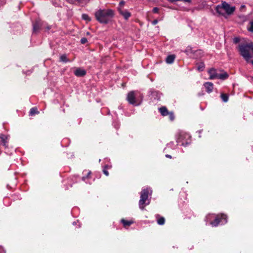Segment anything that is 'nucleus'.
Here are the masks:
<instances>
[{
    "mask_svg": "<svg viewBox=\"0 0 253 253\" xmlns=\"http://www.w3.org/2000/svg\"><path fill=\"white\" fill-rule=\"evenodd\" d=\"M94 16L98 22L107 24L114 17V12L111 9H100L95 12Z\"/></svg>",
    "mask_w": 253,
    "mask_h": 253,
    "instance_id": "nucleus-1",
    "label": "nucleus"
},
{
    "mask_svg": "<svg viewBox=\"0 0 253 253\" xmlns=\"http://www.w3.org/2000/svg\"><path fill=\"white\" fill-rule=\"evenodd\" d=\"M238 50L241 55L247 62H249L252 57L251 52L253 53V43L252 42L241 43L238 45Z\"/></svg>",
    "mask_w": 253,
    "mask_h": 253,
    "instance_id": "nucleus-2",
    "label": "nucleus"
},
{
    "mask_svg": "<svg viewBox=\"0 0 253 253\" xmlns=\"http://www.w3.org/2000/svg\"><path fill=\"white\" fill-rule=\"evenodd\" d=\"M216 10L218 13L221 15H223V11H225L228 15H231L235 11V7L231 6L228 3L223 2L221 5H218L216 6Z\"/></svg>",
    "mask_w": 253,
    "mask_h": 253,
    "instance_id": "nucleus-3",
    "label": "nucleus"
},
{
    "mask_svg": "<svg viewBox=\"0 0 253 253\" xmlns=\"http://www.w3.org/2000/svg\"><path fill=\"white\" fill-rule=\"evenodd\" d=\"M227 222V215L224 213H219L216 215L214 220L210 222L212 227H217L220 224H224Z\"/></svg>",
    "mask_w": 253,
    "mask_h": 253,
    "instance_id": "nucleus-4",
    "label": "nucleus"
},
{
    "mask_svg": "<svg viewBox=\"0 0 253 253\" xmlns=\"http://www.w3.org/2000/svg\"><path fill=\"white\" fill-rule=\"evenodd\" d=\"M149 197V190L147 188L143 189L141 192L140 199L139 201V208L143 210L146 205L149 204V202L146 203Z\"/></svg>",
    "mask_w": 253,
    "mask_h": 253,
    "instance_id": "nucleus-5",
    "label": "nucleus"
},
{
    "mask_svg": "<svg viewBox=\"0 0 253 253\" xmlns=\"http://www.w3.org/2000/svg\"><path fill=\"white\" fill-rule=\"evenodd\" d=\"M190 135L184 132H180L176 139L178 144L182 146H186L190 143Z\"/></svg>",
    "mask_w": 253,
    "mask_h": 253,
    "instance_id": "nucleus-6",
    "label": "nucleus"
},
{
    "mask_svg": "<svg viewBox=\"0 0 253 253\" xmlns=\"http://www.w3.org/2000/svg\"><path fill=\"white\" fill-rule=\"evenodd\" d=\"M44 22L40 19H37L33 23V33L37 34L40 30L43 27Z\"/></svg>",
    "mask_w": 253,
    "mask_h": 253,
    "instance_id": "nucleus-7",
    "label": "nucleus"
},
{
    "mask_svg": "<svg viewBox=\"0 0 253 253\" xmlns=\"http://www.w3.org/2000/svg\"><path fill=\"white\" fill-rule=\"evenodd\" d=\"M126 100L130 104L138 105L136 101V95L134 91H130L127 93Z\"/></svg>",
    "mask_w": 253,
    "mask_h": 253,
    "instance_id": "nucleus-8",
    "label": "nucleus"
},
{
    "mask_svg": "<svg viewBox=\"0 0 253 253\" xmlns=\"http://www.w3.org/2000/svg\"><path fill=\"white\" fill-rule=\"evenodd\" d=\"M8 136L0 134V145L7 147L8 146Z\"/></svg>",
    "mask_w": 253,
    "mask_h": 253,
    "instance_id": "nucleus-9",
    "label": "nucleus"
},
{
    "mask_svg": "<svg viewBox=\"0 0 253 253\" xmlns=\"http://www.w3.org/2000/svg\"><path fill=\"white\" fill-rule=\"evenodd\" d=\"M75 76L78 77H84L86 72L85 70L82 69L80 68H77L74 72Z\"/></svg>",
    "mask_w": 253,
    "mask_h": 253,
    "instance_id": "nucleus-10",
    "label": "nucleus"
},
{
    "mask_svg": "<svg viewBox=\"0 0 253 253\" xmlns=\"http://www.w3.org/2000/svg\"><path fill=\"white\" fill-rule=\"evenodd\" d=\"M119 13L122 15L126 20H127L131 15L130 12H128L126 10H122L118 9Z\"/></svg>",
    "mask_w": 253,
    "mask_h": 253,
    "instance_id": "nucleus-11",
    "label": "nucleus"
},
{
    "mask_svg": "<svg viewBox=\"0 0 253 253\" xmlns=\"http://www.w3.org/2000/svg\"><path fill=\"white\" fill-rule=\"evenodd\" d=\"M206 91L208 93H211L213 89V84L211 82H206L204 84Z\"/></svg>",
    "mask_w": 253,
    "mask_h": 253,
    "instance_id": "nucleus-12",
    "label": "nucleus"
},
{
    "mask_svg": "<svg viewBox=\"0 0 253 253\" xmlns=\"http://www.w3.org/2000/svg\"><path fill=\"white\" fill-rule=\"evenodd\" d=\"M208 73L210 75V79L213 80L217 78L218 73L216 72V70L214 68L210 69Z\"/></svg>",
    "mask_w": 253,
    "mask_h": 253,
    "instance_id": "nucleus-13",
    "label": "nucleus"
},
{
    "mask_svg": "<svg viewBox=\"0 0 253 253\" xmlns=\"http://www.w3.org/2000/svg\"><path fill=\"white\" fill-rule=\"evenodd\" d=\"M159 112L161 114V115L163 116H168L169 114V112L168 109L165 106H163L159 109Z\"/></svg>",
    "mask_w": 253,
    "mask_h": 253,
    "instance_id": "nucleus-14",
    "label": "nucleus"
},
{
    "mask_svg": "<svg viewBox=\"0 0 253 253\" xmlns=\"http://www.w3.org/2000/svg\"><path fill=\"white\" fill-rule=\"evenodd\" d=\"M157 219V223L159 225H163L165 223V218L164 217L161 216L159 214L156 215Z\"/></svg>",
    "mask_w": 253,
    "mask_h": 253,
    "instance_id": "nucleus-15",
    "label": "nucleus"
},
{
    "mask_svg": "<svg viewBox=\"0 0 253 253\" xmlns=\"http://www.w3.org/2000/svg\"><path fill=\"white\" fill-rule=\"evenodd\" d=\"M175 58V55L174 54L169 55L167 56L166 61L168 64H171L174 62Z\"/></svg>",
    "mask_w": 253,
    "mask_h": 253,
    "instance_id": "nucleus-16",
    "label": "nucleus"
},
{
    "mask_svg": "<svg viewBox=\"0 0 253 253\" xmlns=\"http://www.w3.org/2000/svg\"><path fill=\"white\" fill-rule=\"evenodd\" d=\"M229 77V75L227 72H224L222 74H218L217 78L218 79L224 80L227 79Z\"/></svg>",
    "mask_w": 253,
    "mask_h": 253,
    "instance_id": "nucleus-17",
    "label": "nucleus"
},
{
    "mask_svg": "<svg viewBox=\"0 0 253 253\" xmlns=\"http://www.w3.org/2000/svg\"><path fill=\"white\" fill-rule=\"evenodd\" d=\"M121 222L123 224V226L125 228H127L130 226L133 223V222L132 221H128L125 220L124 219H122L121 220Z\"/></svg>",
    "mask_w": 253,
    "mask_h": 253,
    "instance_id": "nucleus-18",
    "label": "nucleus"
},
{
    "mask_svg": "<svg viewBox=\"0 0 253 253\" xmlns=\"http://www.w3.org/2000/svg\"><path fill=\"white\" fill-rule=\"evenodd\" d=\"M196 67L198 71H202L205 69V65L204 63L202 62L200 63H197L196 64Z\"/></svg>",
    "mask_w": 253,
    "mask_h": 253,
    "instance_id": "nucleus-19",
    "label": "nucleus"
},
{
    "mask_svg": "<svg viewBox=\"0 0 253 253\" xmlns=\"http://www.w3.org/2000/svg\"><path fill=\"white\" fill-rule=\"evenodd\" d=\"M29 113L30 115L33 116H35L36 114H38L39 113V112L38 111L37 107H33L30 109Z\"/></svg>",
    "mask_w": 253,
    "mask_h": 253,
    "instance_id": "nucleus-20",
    "label": "nucleus"
},
{
    "mask_svg": "<svg viewBox=\"0 0 253 253\" xmlns=\"http://www.w3.org/2000/svg\"><path fill=\"white\" fill-rule=\"evenodd\" d=\"M60 61L64 62V63H67V62H70V61L67 58L66 54H63V55H61L60 57Z\"/></svg>",
    "mask_w": 253,
    "mask_h": 253,
    "instance_id": "nucleus-21",
    "label": "nucleus"
},
{
    "mask_svg": "<svg viewBox=\"0 0 253 253\" xmlns=\"http://www.w3.org/2000/svg\"><path fill=\"white\" fill-rule=\"evenodd\" d=\"M221 98L222 100H223V101H224V102H226L228 100L229 96H228V94H227L221 93Z\"/></svg>",
    "mask_w": 253,
    "mask_h": 253,
    "instance_id": "nucleus-22",
    "label": "nucleus"
},
{
    "mask_svg": "<svg viewBox=\"0 0 253 253\" xmlns=\"http://www.w3.org/2000/svg\"><path fill=\"white\" fill-rule=\"evenodd\" d=\"M111 167L109 166L108 165H105L104 166V168L103 169V173L106 175V176H108L109 173V172L108 171L107 169H110Z\"/></svg>",
    "mask_w": 253,
    "mask_h": 253,
    "instance_id": "nucleus-23",
    "label": "nucleus"
},
{
    "mask_svg": "<svg viewBox=\"0 0 253 253\" xmlns=\"http://www.w3.org/2000/svg\"><path fill=\"white\" fill-rule=\"evenodd\" d=\"M168 116H169V119L172 121L174 120V114L172 112H169V114L168 115Z\"/></svg>",
    "mask_w": 253,
    "mask_h": 253,
    "instance_id": "nucleus-24",
    "label": "nucleus"
},
{
    "mask_svg": "<svg viewBox=\"0 0 253 253\" xmlns=\"http://www.w3.org/2000/svg\"><path fill=\"white\" fill-rule=\"evenodd\" d=\"M169 1L170 2H174L178 1H181L185 2H188V3H190L191 1V0H169Z\"/></svg>",
    "mask_w": 253,
    "mask_h": 253,
    "instance_id": "nucleus-25",
    "label": "nucleus"
},
{
    "mask_svg": "<svg viewBox=\"0 0 253 253\" xmlns=\"http://www.w3.org/2000/svg\"><path fill=\"white\" fill-rule=\"evenodd\" d=\"M82 18L83 19H84L85 20H87V21H89L91 20V19L88 16V15L87 14H83L82 15Z\"/></svg>",
    "mask_w": 253,
    "mask_h": 253,
    "instance_id": "nucleus-26",
    "label": "nucleus"
},
{
    "mask_svg": "<svg viewBox=\"0 0 253 253\" xmlns=\"http://www.w3.org/2000/svg\"><path fill=\"white\" fill-rule=\"evenodd\" d=\"M250 26L248 28V30L251 32H253V21L250 22Z\"/></svg>",
    "mask_w": 253,
    "mask_h": 253,
    "instance_id": "nucleus-27",
    "label": "nucleus"
},
{
    "mask_svg": "<svg viewBox=\"0 0 253 253\" xmlns=\"http://www.w3.org/2000/svg\"><path fill=\"white\" fill-rule=\"evenodd\" d=\"M87 42V39L85 38H82L81 40V43L82 44H85Z\"/></svg>",
    "mask_w": 253,
    "mask_h": 253,
    "instance_id": "nucleus-28",
    "label": "nucleus"
},
{
    "mask_svg": "<svg viewBox=\"0 0 253 253\" xmlns=\"http://www.w3.org/2000/svg\"><path fill=\"white\" fill-rule=\"evenodd\" d=\"M159 10L160 9L158 7H155L153 9V12L154 13H158Z\"/></svg>",
    "mask_w": 253,
    "mask_h": 253,
    "instance_id": "nucleus-29",
    "label": "nucleus"
},
{
    "mask_svg": "<svg viewBox=\"0 0 253 253\" xmlns=\"http://www.w3.org/2000/svg\"><path fill=\"white\" fill-rule=\"evenodd\" d=\"M233 41L235 43H237L240 42V39L239 38L236 37L234 39Z\"/></svg>",
    "mask_w": 253,
    "mask_h": 253,
    "instance_id": "nucleus-30",
    "label": "nucleus"
},
{
    "mask_svg": "<svg viewBox=\"0 0 253 253\" xmlns=\"http://www.w3.org/2000/svg\"><path fill=\"white\" fill-rule=\"evenodd\" d=\"M76 1H78V2H81L82 0H75ZM68 1L71 3H74L75 2L74 0H68Z\"/></svg>",
    "mask_w": 253,
    "mask_h": 253,
    "instance_id": "nucleus-31",
    "label": "nucleus"
},
{
    "mask_svg": "<svg viewBox=\"0 0 253 253\" xmlns=\"http://www.w3.org/2000/svg\"><path fill=\"white\" fill-rule=\"evenodd\" d=\"M125 4V1L122 0L119 3V5L121 6H123Z\"/></svg>",
    "mask_w": 253,
    "mask_h": 253,
    "instance_id": "nucleus-32",
    "label": "nucleus"
},
{
    "mask_svg": "<svg viewBox=\"0 0 253 253\" xmlns=\"http://www.w3.org/2000/svg\"><path fill=\"white\" fill-rule=\"evenodd\" d=\"M0 253H5V252L2 248H0Z\"/></svg>",
    "mask_w": 253,
    "mask_h": 253,
    "instance_id": "nucleus-33",
    "label": "nucleus"
},
{
    "mask_svg": "<svg viewBox=\"0 0 253 253\" xmlns=\"http://www.w3.org/2000/svg\"><path fill=\"white\" fill-rule=\"evenodd\" d=\"M166 157L168 158H169V159H171L172 158V157L171 155H169V154H167L166 155Z\"/></svg>",
    "mask_w": 253,
    "mask_h": 253,
    "instance_id": "nucleus-34",
    "label": "nucleus"
},
{
    "mask_svg": "<svg viewBox=\"0 0 253 253\" xmlns=\"http://www.w3.org/2000/svg\"><path fill=\"white\" fill-rule=\"evenodd\" d=\"M46 29L47 30H49L51 29V27L50 26H47V27H46Z\"/></svg>",
    "mask_w": 253,
    "mask_h": 253,
    "instance_id": "nucleus-35",
    "label": "nucleus"
},
{
    "mask_svg": "<svg viewBox=\"0 0 253 253\" xmlns=\"http://www.w3.org/2000/svg\"><path fill=\"white\" fill-rule=\"evenodd\" d=\"M158 22V21L157 20H155L153 22V24H156Z\"/></svg>",
    "mask_w": 253,
    "mask_h": 253,
    "instance_id": "nucleus-36",
    "label": "nucleus"
},
{
    "mask_svg": "<svg viewBox=\"0 0 253 253\" xmlns=\"http://www.w3.org/2000/svg\"><path fill=\"white\" fill-rule=\"evenodd\" d=\"M249 62H251L253 65V60L250 59V61Z\"/></svg>",
    "mask_w": 253,
    "mask_h": 253,
    "instance_id": "nucleus-37",
    "label": "nucleus"
},
{
    "mask_svg": "<svg viewBox=\"0 0 253 253\" xmlns=\"http://www.w3.org/2000/svg\"><path fill=\"white\" fill-rule=\"evenodd\" d=\"M86 35H90V33L89 32H87L86 33Z\"/></svg>",
    "mask_w": 253,
    "mask_h": 253,
    "instance_id": "nucleus-38",
    "label": "nucleus"
},
{
    "mask_svg": "<svg viewBox=\"0 0 253 253\" xmlns=\"http://www.w3.org/2000/svg\"><path fill=\"white\" fill-rule=\"evenodd\" d=\"M90 174V171L88 172L87 173V176H89V175Z\"/></svg>",
    "mask_w": 253,
    "mask_h": 253,
    "instance_id": "nucleus-39",
    "label": "nucleus"
},
{
    "mask_svg": "<svg viewBox=\"0 0 253 253\" xmlns=\"http://www.w3.org/2000/svg\"><path fill=\"white\" fill-rule=\"evenodd\" d=\"M85 178V177H83V180H84Z\"/></svg>",
    "mask_w": 253,
    "mask_h": 253,
    "instance_id": "nucleus-40",
    "label": "nucleus"
}]
</instances>
